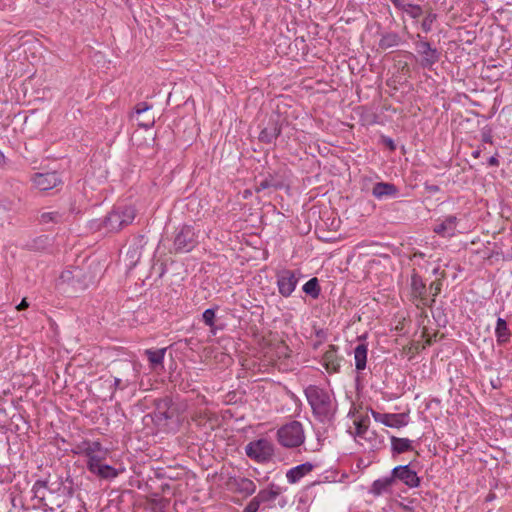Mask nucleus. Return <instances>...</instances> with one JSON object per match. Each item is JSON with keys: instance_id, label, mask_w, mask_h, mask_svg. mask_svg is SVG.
<instances>
[{"instance_id": "1", "label": "nucleus", "mask_w": 512, "mask_h": 512, "mask_svg": "<svg viewBox=\"0 0 512 512\" xmlns=\"http://www.w3.org/2000/svg\"><path fill=\"white\" fill-rule=\"evenodd\" d=\"M305 396L318 420L327 422L333 418L336 404L332 393L316 385H309L305 389Z\"/></svg>"}, {"instance_id": "2", "label": "nucleus", "mask_w": 512, "mask_h": 512, "mask_svg": "<svg viewBox=\"0 0 512 512\" xmlns=\"http://www.w3.org/2000/svg\"><path fill=\"white\" fill-rule=\"evenodd\" d=\"M136 213L132 206L118 205L105 217L103 227L108 232H117L133 222Z\"/></svg>"}, {"instance_id": "3", "label": "nucleus", "mask_w": 512, "mask_h": 512, "mask_svg": "<svg viewBox=\"0 0 512 512\" xmlns=\"http://www.w3.org/2000/svg\"><path fill=\"white\" fill-rule=\"evenodd\" d=\"M279 443L287 448L302 445L305 440L303 426L298 421H292L283 425L277 432Z\"/></svg>"}, {"instance_id": "4", "label": "nucleus", "mask_w": 512, "mask_h": 512, "mask_svg": "<svg viewBox=\"0 0 512 512\" xmlns=\"http://www.w3.org/2000/svg\"><path fill=\"white\" fill-rule=\"evenodd\" d=\"M245 453L250 459L258 463H265L272 458L274 446L270 440L261 438L249 442L245 446Z\"/></svg>"}, {"instance_id": "5", "label": "nucleus", "mask_w": 512, "mask_h": 512, "mask_svg": "<svg viewBox=\"0 0 512 512\" xmlns=\"http://www.w3.org/2000/svg\"><path fill=\"white\" fill-rule=\"evenodd\" d=\"M198 243V235L193 226L183 225L175 233L173 246L178 253L190 252Z\"/></svg>"}, {"instance_id": "6", "label": "nucleus", "mask_w": 512, "mask_h": 512, "mask_svg": "<svg viewBox=\"0 0 512 512\" xmlns=\"http://www.w3.org/2000/svg\"><path fill=\"white\" fill-rule=\"evenodd\" d=\"M75 453L82 454L87 458V468L92 466V463H98L106 460L109 450L102 446L99 441L85 440L77 446Z\"/></svg>"}, {"instance_id": "7", "label": "nucleus", "mask_w": 512, "mask_h": 512, "mask_svg": "<svg viewBox=\"0 0 512 512\" xmlns=\"http://www.w3.org/2000/svg\"><path fill=\"white\" fill-rule=\"evenodd\" d=\"M278 292L283 297H289L295 291L298 284V277L295 271L283 269L277 272Z\"/></svg>"}, {"instance_id": "8", "label": "nucleus", "mask_w": 512, "mask_h": 512, "mask_svg": "<svg viewBox=\"0 0 512 512\" xmlns=\"http://www.w3.org/2000/svg\"><path fill=\"white\" fill-rule=\"evenodd\" d=\"M415 49L421 56V66L423 68H431L440 59V52L427 41L419 40L415 42Z\"/></svg>"}, {"instance_id": "9", "label": "nucleus", "mask_w": 512, "mask_h": 512, "mask_svg": "<svg viewBox=\"0 0 512 512\" xmlns=\"http://www.w3.org/2000/svg\"><path fill=\"white\" fill-rule=\"evenodd\" d=\"M392 477L394 481L399 479L410 488H416L420 485V478L416 471L412 470L409 465H399L392 469Z\"/></svg>"}, {"instance_id": "10", "label": "nucleus", "mask_w": 512, "mask_h": 512, "mask_svg": "<svg viewBox=\"0 0 512 512\" xmlns=\"http://www.w3.org/2000/svg\"><path fill=\"white\" fill-rule=\"evenodd\" d=\"M458 218L454 215H448L439 219L435 224L433 231L445 238H451L457 233Z\"/></svg>"}, {"instance_id": "11", "label": "nucleus", "mask_w": 512, "mask_h": 512, "mask_svg": "<svg viewBox=\"0 0 512 512\" xmlns=\"http://www.w3.org/2000/svg\"><path fill=\"white\" fill-rule=\"evenodd\" d=\"M31 181L35 188L40 191H47L56 187L61 182V179L56 172H46L35 173L32 176Z\"/></svg>"}, {"instance_id": "12", "label": "nucleus", "mask_w": 512, "mask_h": 512, "mask_svg": "<svg viewBox=\"0 0 512 512\" xmlns=\"http://www.w3.org/2000/svg\"><path fill=\"white\" fill-rule=\"evenodd\" d=\"M342 360V357L338 355V348L329 345L322 356V365L329 374L338 373Z\"/></svg>"}, {"instance_id": "13", "label": "nucleus", "mask_w": 512, "mask_h": 512, "mask_svg": "<svg viewBox=\"0 0 512 512\" xmlns=\"http://www.w3.org/2000/svg\"><path fill=\"white\" fill-rule=\"evenodd\" d=\"M147 241L143 235H139L129 246L126 253V261L129 268H133L137 265L141 258L142 250L146 245Z\"/></svg>"}, {"instance_id": "14", "label": "nucleus", "mask_w": 512, "mask_h": 512, "mask_svg": "<svg viewBox=\"0 0 512 512\" xmlns=\"http://www.w3.org/2000/svg\"><path fill=\"white\" fill-rule=\"evenodd\" d=\"M372 416L376 422L387 427L401 428L407 425L406 416L404 414H388L373 411Z\"/></svg>"}, {"instance_id": "15", "label": "nucleus", "mask_w": 512, "mask_h": 512, "mask_svg": "<svg viewBox=\"0 0 512 512\" xmlns=\"http://www.w3.org/2000/svg\"><path fill=\"white\" fill-rule=\"evenodd\" d=\"M284 491L285 488L271 483L266 488L261 489L258 492L257 497L261 504H269L272 506Z\"/></svg>"}, {"instance_id": "16", "label": "nucleus", "mask_w": 512, "mask_h": 512, "mask_svg": "<svg viewBox=\"0 0 512 512\" xmlns=\"http://www.w3.org/2000/svg\"><path fill=\"white\" fill-rule=\"evenodd\" d=\"M87 469L98 478L106 480L115 479L122 472L111 465L104 464L103 461L92 463V466Z\"/></svg>"}, {"instance_id": "17", "label": "nucleus", "mask_w": 512, "mask_h": 512, "mask_svg": "<svg viewBox=\"0 0 512 512\" xmlns=\"http://www.w3.org/2000/svg\"><path fill=\"white\" fill-rule=\"evenodd\" d=\"M398 193V188L394 184L388 182H378L372 188V195L378 200L395 198Z\"/></svg>"}, {"instance_id": "18", "label": "nucleus", "mask_w": 512, "mask_h": 512, "mask_svg": "<svg viewBox=\"0 0 512 512\" xmlns=\"http://www.w3.org/2000/svg\"><path fill=\"white\" fill-rule=\"evenodd\" d=\"M394 483V477H392V475L379 478L372 483L369 493L375 497L390 493Z\"/></svg>"}, {"instance_id": "19", "label": "nucleus", "mask_w": 512, "mask_h": 512, "mask_svg": "<svg viewBox=\"0 0 512 512\" xmlns=\"http://www.w3.org/2000/svg\"><path fill=\"white\" fill-rule=\"evenodd\" d=\"M312 470H313V465L309 462L297 465L287 471V473H286L287 481L290 484H295V483L299 482L305 475L310 473Z\"/></svg>"}, {"instance_id": "20", "label": "nucleus", "mask_w": 512, "mask_h": 512, "mask_svg": "<svg viewBox=\"0 0 512 512\" xmlns=\"http://www.w3.org/2000/svg\"><path fill=\"white\" fill-rule=\"evenodd\" d=\"M368 422L369 420L365 417H355L353 419L354 427L349 428V433L358 441L365 439L368 432Z\"/></svg>"}, {"instance_id": "21", "label": "nucleus", "mask_w": 512, "mask_h": 512, "mask_svg": "<svg viewBox=\"0 0 512 512\" xmlns=\"http://www.w3.org/2000/svg\"><path fill=\"white\" fill-rule=\"evenodd\" d=\"M495 337L499 345H504L510 341L511 331L506 320L501 317H499L496 322Z\"/></svg>"}, {"instance_id": "22", "label": "nucleus", "mask_w": 512, "mask_h": 512, "mask_svg": "<svg viewBox=\"0 0 512 512\" xmlns=\"http://www.w3.org/2000/svg\"><path fill=\"white\" fill-rule=\"evenodd\" d=\"M167 348L160 349H146L145 355L147 356L150 364V368L155 370L158 367H163L164 357Z\"/></svg>"}, {"instance_id": "23", "label": "nucleus", "mask_w": 512, "mask_h": 512, "mask_svg": "<svg viewBox=\"0 0 512 512\" xmlns=\"http://www.w3.org/2000/svg\"><path fill=\"white\" fill-rule=\"evenodd\" d=\"M391 451L392 454H402L413 450V441L408 438H398L391 436Z\"/></svg>"}, {"instance_id": "24", "label": "nucleus", "mask_w": 512, "mask_h": 512, "mask_svg": "<svg viewBox=\"0 0 512 512\" xmlns=\"http://www.w3.org/2000/svg\"><path fill=\"white\" fill-rule=\"evenodd\" d=\"M368 346L365 343L358 344L354 349L355 368L362 371L366 368Z\"/></svg>"}, {"instance_id": "25", "label": "nucleus", "mask_w": 512, "mask_h": 512, "mask_svg": "<svg viewBox=\"0 0 512 512\" xmlns=\"http://www.w3.org/2000/svg\"><path fill=\"white\" fill-rule=\"evenodd\" d=\"M234 485L239 493L250 496L256 491V484L248 478L239 477L234 479Z\"/></svg>"}, {"instance_id": "26", "label": "nucleus", "mask_w": 512, "mask_h": 512, "mask_svg": "<svg viewBox=\"0 0 512 512\" xmlns=\"http://www.w3.org/2000/svg\"><path fill=\"white\" fill-rule=\"evenodd\" d=\"M280 128L277 124L273 123L268 127H265L259 134V140L264 143H272L280 135Z\"/></svg>"}, {"instance_id": "27", "label": "nucleus", "mask_w": 512, "mask_h": 512, "mask_svg": "<svg viewBox=\"0 0 512 512\" xmlns=\"http://www.w3.org/2000/svg\"><path fill=\"white\" fill-rule=\"evenodd\" d=\"M400 43V37L397 33H387L384 34L380 41L379 47L382 49H389L398 46Z\"/></svg>"}, {"instance_id": "28", "label": "nucleus", "mask_w": 512, "mask_h": 512, "mask_svg": "<svg viewBox=\"0 0 512 512\" xmlns=\"http://www.w3.org/2000/svg\"><path fill=\"white\" fill-rule=\"evenodd\" d=\"M280 184L275 180V178L271 175L266 176L265 178L256 182L255 190L256 192H261L270 188H279Z\"/></svg>"}, {"instance_id": "29", "label": "nucleus", "mask_w": 512, "mask_h": 512, "mask_svg": "<svg viewBox=\"0 0 512 512\" xmlns=\"http://www.w3.org/2000/svg\"><path fill=\"white\" fill-rule=\"evenodd\" d=\"M105 384H107L108 388L111 390V393L110 395L108 396V399L109 400H112L113 397H114V394H115V391L117 389H120V390H123L125 388H127L129 385H130V382L128 380H126L125 382H123L120 378L118 377H115L113 382L111 381H105L104 382ZM105 400L107 399V397L104 398Z\"/></svg>"}, {"instance_id": "30", "label": "nucleus", "mask_w": 512, "mask_h": 512, "mask_svg": "<svg viewBox=\"0 0 512 512\" xmlns=\"http://www.w3.org/2000/svg\"><path fill=\"white\" fill-rule=\"evenodd\" d=\"M303 291L312 298H317L320 294V287L317 278H311L302 287Z\"/></svg>"}, {"instance_id": "31", "label": "nucleus", "mask_w": 512, "mask_h": 512, "mask_svg": "<svg viewBox=\"0 0 512 512\" xmlns=\"http://www.w3.org/2000/svg\"><path fill=\"white\" fill-rule=\"evenodd\" d=\"M215 316V309L213 308L206 309L202 314L203 322L212 329L213 334H215Z\"/></svg>"}, {"instance_id": "32", "label": "nucleus", "mask_w": 512, "mask_h": 512, "mask_svg": "<svg viewBox=\"0 0 512 512\" xmlns=\"http://www.w3.org/2000/svg\"><path fill=\"white\" fill-rule=\"evenodd\" d=\"M403 11L408 14L411 18L417 19L422 15V8L419 5L407 3Z\"/></svg>"}, {"instance_id": "33", "label": "nucleus", "mask_w": 512, "mask_h": 512, "mask_svg": "<svg viewBox=\"0 0 512 512\" xmlns=\"http://www.w3.org/2000/svg\"><path fill=\"white\" fill-rule=\"evenodd\" d=\"M61 219V214L57 211L53 212H44L41 214V222L49 223V222H58Z\"/></svg>"}, {"instance_id": "34", "label": "nucleus", "mask_w": 512, "mask_h": 512, "mask_svg": "<svg viewBox=\"0 0 512 512\" xmlns=\"http://www.w3.org/2000/svg\"><path fill=\"white\" fill-rule=\"evenodd\" d=\"M436 20V14L430 13L428 14L421 23V28L425 33H428L432 30V25Z\"/></svg>"}, {"instance_id": "35", "label": "nucleus", "mask_w": 512, "mask_h": 512, "mask_svg": "<svg viewBox=\"0 0 512 512\" xmlns=\"http://www.w3.org/2000/svg\"><path fill=\"white\" fill-rule=\"evenodd\" d=\"M261 505L260 500H258L257 495L250 500V502L246 505L243 512H257Z\"/></svg>"}, {"instance_id": "36", "label": "nucleus", "mask_w": 512, "mask_h": 512, "mask_svg": "<svg viewBox=\"0 0 512 512\" xmlns=\"http://www.w3.org/2000/svg\"><path fill=\"white\" fill-rule=\"evenodd\" d=\"M73 277H74L73 272L69 269H66V270L62 271L59 279L62 282L70 283L72 281Z\"/></svg>"}, {"instance_id": "37", "label": "nucleus", "mask_w": 512, "mask_h": 512, "mask_svg": "<svg viewBox=\"0 0 512 512\" xmlns=\"http://www.w3.org/2000/svg\"><path fill=\"white\" fill-rule=\"evenodd\" d=\"M150 108H151V106H150V105H148V104H147V103H145V102H142V103H139V104L136 106V108H135V113H136L137 115H140V114H142V113H144V112L148 111Z\"/></svg>"}, {"instance_id": "38", "label": "nucleus", "mask_w": 512, "mask_h": 512, "mask_svg": "<svg viewBox=\"0 0 512 512\" xmlns=\"http://www.w3.org/2000/svg\"><path fill=\"white\" fill-rule=\"evenodd\" d=\"M47 486L46 482L45 481H41V480H38L34 483L33 485V491L35 492V494L38 496V493H39V490L40 489H45Z\"/></svg>"}, {"instance_id": "39", "label": "nucleus", "mask_w": 512, "mask_h": 512, "mask_svg": "<svg viewBox=\"0 0 512 512\" xmlns=\"http://www.w3.org/2000/svg\"><path fill=\"white\" fill-rule=\"evenodd\" d=\"M138 125L140 127L145 128V129H149V128H151L154 125V119L152 118L151 120H149L147 122H139Z\"/></svg>"}, {"instance_id": "40", "label": "nucleus", "mask_w": 512, "mask_h": 512, "mask_svg": "<svg viewBox=\"0 0 512 512\" xmlns=\"http://www.w3.org/2000/svg\"><path fill=\"white\" fill-rule=\"evenodd\" d=\"M390 1L394 4V6L401 9L402 11H403L405 5L407 4L402 0H390Z\"/></svg>"}, {"instance_id": "41", "label": "nucleus", "mask_w": 512, "mask_h": 512, "mask_svg": "<svg viewBox=\"0 0 512 512\" xmlns=\"http://www.w3.org/2000/svg\"><path fill=\"white\" fill-rule=\"evenodd\" d=\"M28 306H29V304H28L27 300L24 298V299H22V301L20 302V304L16 308H17V310H24Z\"/></svg>"}, {"instance_id": "42", "label": "nucleus", "mask_w": 512, "mask_h": 512, "mask_svg": "<svg viewBox=\"0 0 512 512\" xmlns=\"http://www.w3.org/2000/svg\"><path fill=\"white\" fill-rule=\"evenodd\" d=\"M488 163H489V165L496 166V165H498V160H497V158L492 156L489 158Z\"/></svg>"}, {"instance_id": "43", "label": "nucleus", "mask_w": 512, "mask_h": 512, "mask_svg": "<svg viewBox=\"0 0 512 512\" xmlns=\"http://www.w3.org/2000/svg\"><path fill=\"white\" fill-rule=\"evenodd\" d=\"M386 143H387V145H388L392 150H393V149H395V145H394L393 140L388 139V140L386 141Z\"/></svg>"}, {"instance_id": "44", "label": "nucleus", "mask_w": 512, "mask_h": 512, "mask_svg": "<svg viewBox=\"0 0 512 512\" xmlns=\"http://www.w3.org/2000/svg\"><path fill=\"white\" fill-rule=\"evenodd\" d=\"M4 161V156L2 153H0V164Z\"/></svg>"}, {"instance_id": "45", "label": "nucleus", "mask_w": 512, "mask_h": 512, "mask_svg": "<svg viewBox=\"0 0 512 512\" xmlns=\"http://www.w3.org/2000/svg\"><path fill=\"white\" fill-rule=\"evenodd\" d=\"M285 504H286V501H285V500H282V502H280V501H279V505H280V506H282V507H283Z\"/></svg>"}, {"instance_id": "46", "label": "nucleus", "mask_w": 512, "mask_h": 512, "mask_svg": "<svg viewBox=\"0 0 512 512\" xmlns=\"http://www.w3.org/2000/svg\"><path fill=\"white\" fill-rule=\"evenodd\" d=\"M473 156H474V157H478V156H479V152H478V151L474 152V153H473Z\"/></svg>"}]
</instances>
